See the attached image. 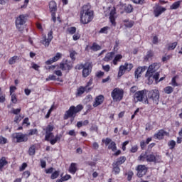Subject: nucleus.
I'll list each match as a JSON object with an SVG mask.
<instances>
[{
    "instance_id": "obj_1",
    "label": "nucleus",
    "mask_w": 182,
    "mask_h": 182,
    "mask_svg": "<svg viewBox=\"0 0 182 182\" xmlns=\"http://www.w3.org/2000/svg\"><path fill=\"white\" fill-rule=\"evenodd\" d=\"M95 18V11L92 10V5L90 3L84 4L80 11V21L83 25H87L90 23Z\"/></svg>"
},
{
    "instance_id": "obj_2",
    "label": "nucleus",
    "mask_w": 182,
    "mask_h": 182,
    "mask_svg": "<svg viewBox=\"0 0 182 182\" xmlns=\"http://www.w3.org/2000/svg\"><path fill=\"white\" fill-rule=\"evenodd\" d=\"M159 105L160 102V91L159 90H146V98L144 100L145 105Z\"/></svg>"
},
{
    "instance_id": "obj_3",
    "label": "nucleus",
    "mask_w": 182,
    "mask_h": 182,
    "mask_svg": "<svg viewBox=\"0 0 182 182\" xmlns=\"http://www.w3.org/2000/svg\"><path fill=\"white\" fill-rule=\"evenodd\" d=\"M156 63L149 65L145 74L146 77H148L149 85H151V83H153V79L157 82L160 77V73H156V70H157V69H156Z\"/></svg>"
},
{
    "instance_id": "obj_4",
    "label": "nucleus",
    "mask_w": 182,
    "mask_h": 182,
    "mask_svg": "<svg viewBox=\"0 0 182 182\" xmlns=\"http://www.w3.org/2000/svg\"><path fill=\"white\" fill-rule=\"evenodd\" d=\"M83 109V105H78L76 107L75 106H71L70 107L69 109L65 112L63 116V119L64 120H68L69 117H73L72 119V122L75 120V116H76L77 113H79V112H81V110Z\"/></svg>"
},
{
    "instance_id": "obj_5",
    "label": "nucleus",
    "mask_w": 182,
    "mask_h": 182,
    "mask_svg": "<svg viewBox=\"0 0 182 182\" xmlns=\"http://www.w3.org/2000/svg\"><path fill=\"white\" fill-rule=\"evenodd\" d=\"M28 21V15L21 14L16 17L15 21L16 28L18 32H23L25 28H26V22Z\"/></svg>"
},
{
    "instance_id": "obj_6",
    "label": "nucleus",
    "mask_w": 182,
    "mask_h": 182,
    "mask_svg": "<svg viewBox=\"0 0 182 182\" xmlns=\"http://www.w3.org/2000/svg\"><path fill=\"white\" fill-rule=\"evenodd\" d=\"M124 95V90L119 87L114 88L111 92V96L115 102H120V100H122Z\"/></svg>"
},
{
    "instance_id": "obj_7",
    "label": "nucleus",
    "mask_w": 182,
    "mask_h": 182,
    "mask_svg": "<svg viewBox=\"0 0 182 182\" xmlns=\"http://www.w3.org/2000/svg\"><path fill=\"white\" fill-rule=\"evenodd\" d=\"M13 141H16V143H23L28 141V134H23L22 132H16L11 134Z\"/></svg>"
},
{
    "instance_id": "obj_8",
    "label": "nucleus",
    "mask_w": 182,
    "mask_h": 182,
    "mask_svg": "<svg viewBox=\"0 0 182 182\" xmlns=\"http://www.w3.org/2000/svg\"><path fill=\"white\" fill-rule=\"evenodd\" d=\"M48 38L46 37V35H43L42 38L41 40V43L43 46H45L46 48L49 47L50 45V43L52 42L53 39V31L50 30L48 34Z\"/></svg>"
},
{
    "instance_id": "obj_9",
    "label": "nucleus",
    "mask_w": 182,
    "mask_h": 182,
    "mask_svg": "<svg viewBox=\"0 0 182 182\" xmlns=\"http://www.w3.org/2000/svg\"><path fill=\"white\" fill-rule=\"evenodd\" d=\"M136 170L137 177L141 178V177L147 174V171L149 170V168H147V166H146V165H138L136 167Z\"/></svg>"
},
{
    "instance_id": "obj_10",
    "label": "nucleus",
    "mask_w": 182,
    "mask_h": 182,
    "mask_svg": "<svg viewBox=\"0 0 182 182\" xmlns=\"http://www.w3.org/2000/svg\"><path fill=\"white\" fill-rule=\"evenodd\" d=\"M92 63H85L82 69V77H87L92 73Z\"/></svg>"
},
{
    "instance_id": "obj_11",
    "label": "nucleus",
    "mask_w": 182,
    "mask_h": 182,
    "mask_svg": "<svg viewBox=\"0 0 182 182\" xmlns=\"http://www.w3.org/2000/svg\"><path fill=\"white\" fill-rule=\"evenodd\" d=\"M144 95H147V90H139L134 95V99L136 100V102H143V99H144Z\"/></svg>"
},
{
    "instance_id": "obj_12",
    "label": "nucleus",
    "mask_w": 182,
    "mask_h": 182,
    "mask_svg": "<svg viewBox=\"0 0 182 182\" xmlns=\"http://www.w3.org/2000/svg\"><path fill=\"white\" fill-rule=\"evenodd\" d=\"M52 132H53V125H48L46 128V141H49L50 139H53V137H54V135L52 133Z\"/></svg>"
},
{
    "instance_id": "obj_13",
    "label": "nucleus",
    "mask_w": 182,
    "mask_h": 182,
    "mask_svg": "<svg viewBox=\"0 0 182 182\" xmlns=\"http://www.w3.org/2000/svg\"><path fill=\"white\" fill-rule=\"evenodd\" d=\"M59 68L63 71L67 70L68 72H69V70L72 69V63L68 60H65L64 62H61L60 63Z\"/></svg>"
},
{
    "instance_id": "obj_14",
    "label": "nucleus",
    "mask_w": 182,
    "mask_h": 182,
    "mask_svg": "<svg viewBox=\"0 0 182 182\" xmlns=\"http://www.w3.org/2000/svg\"><path fill=\"white\" fill-rule=\"evenodd\" d=\"M168 135V133L164 129H159L157 133L154 134V139H156V140H163L164 139V136Z\"/></svg>"
},
{
    "instance_id": "obj_15",
    "label": "nucleus",
    "mask_w": 182,
    "mask_h": 182,
    "mask_svg": "<svg viewBox=\"0 0 182 182\" xmlns=\"http://www.w3.org/2000/svg\"><path fill=\"white\" fill-rule=\"evenodd\" d=\"M104 102H105V95H100L95 97V101L92 103V106L93 107H97V106H100V105H103Z\"/></svg>"
},
{
    "instance_id": "obj_16",
    "label": "nucleus",
    "mask_w": 182,
    "mask_h": 182,
    "mask_svg": "<svg viewBox=\"0 0 182 182\" xmlns=\"http://www.w3.org/2000/svg\"><path fill=\"white\" fill-rule=\"evenodd\" d=\"M167 9L164 7H162L161 6H157L154 9V14L156 16V18H159V15H161L163 12H166Z\"/></svg>"
},
{
    "instance_id": "obj_17",
    "label": "nucleus",
    "mask_w": 182,
    "mask_h": 182,
    "mask_svg": "<svg viewBox=\"0 0 182 182\" xmlns=\"http://www.w3.org/2000/svg\"><path fill=\"white\" fill-rule=\"evenodd\" d=\"M143 72H146V67H138L134 72L135 79H139V77H141Z\"/></svg>"
},
{
    "instance_id": "obj_18",
    "label": "nucleus",
    "mask_w": 182,
    "mask_h": 182,
    "mask_svg": "<svg viewBox=\"0 0 182 182\" xmlns=\"http://www.w3.org/2000/svg\"><path fill=\"white\" fill-rule=\"evenodd\" d=\"M90 90H92V87H89L87 90L85 87L80 86L79 88H77L76 95L77 96H82L83 93H85V92H90Z\"/></svg>"
},
{
    "instance_id": "obj_19",
    "label": "nucleus",
    "mask_w": 182,
    "mask_h": 182,
    "mask_svg": "<svg viewBox=\"0 0 182 182\" xmlns=\"http://www.w3.org/2000/svg\"><path fill=\"white\" fill-rule=\"evenodd\" d=\"M126 160H127V158H126L125 156H122L117 158L113 163L117 166H122V164H124V163H126Z\"/></svg>"
},
{
    "instance_id": "obj_20",
    "label": "nucleus",
    "mask_w": 182,
    "mask_h": 182,
    "mask_svg": "<svg viewBox=\"0 0 182 182\" xmlns=\"http://www.w3.org/2000/svg\"><path fill=\"white\" fill-rule=\"evenodd\" d=\"M68 171L71 174H76V171H77V164L73 162L71 163L68 168Z\"/></svg>"
},
{
    "instance_id": "obj_21",
    "label": "nucleus",
    "mask_w": 182,
    "mask_h": 182,
    "mask_svg": "<svg viewBox=\"0 0 182 182\" xmlns=\"http://www.w3.org/2000/svg\"><path fill=\"white\" fill-rule=\"evenodd\" d=\"M49 9L51 14L56 13V11H58V6L56 4V2L55 1H51L49 3Z\"/></svg>"
},
{
    "instance_id": "obj_22",
    "label": "nucleus",
    "mask_w": 182,
    "mask_h": 182,
    "mask_svg": "<svg viewBox=\"0 0 182 182\" xmlns=\"http://www.w3.org/2000/svg\"><path fill=\"white\" fill-rule=\"evenodd\" d=\"M114 15H116V11L114 10H112L109 14V21L111 22L112 26H116V17H114Z\"/></svg>"
},
{
    "instance_id": "obj_23",
    "label": "nucleus",
    "mask_w": 182,
    "mask_h": 182,
    "mask_svg": "<svg viewBox=\"0 0 182 182\" xmlns=\"http://www.w3.org/2000/svg\"><path fill=\"white\" fill-rule=\"evenodd\" d=\"M120 166L114 164V162L112 163V173L115 176H117V174H120Z\"/></svg>"
},
{
    "instance_id": "obj_24",
    "label": "nucleus",
    "mask_w": 182,
    "mask_h": 182,
    "mask_svg": "<svg viewBox=\"0 0 182 182\" xmlns=\"http://www.w3.org/2000/svg\"><path fill=\"white\" fill-rule=\"evenodd\" d=\"M114 52L112 51L106 54L105 58H103L105 62H110L114 58Z\"/></svg>"
},
{
    "instance_id": "obj_25",
    "label": "nucleus",
    "mask_w": 182,
    "mask_h": 182,
    "mask_svg": "<svg viewBox=\"0 0 182 182\" xmlns=\"http://www.w3.org/2000/svg\"><path fill=\"white\" fill-rule=\"evenodd\" d=\"M90 49L92 50V52H97L102 50V46L97 44V43H93L92 46H90Z\"/></svg>"
},
{
    "instance_id": "obj_26",
    "label": "nucleus",
    "mask_w": 182,
    "mask_h": 182,
    "mask_svg": "<svg viewBox=\"0 0 182 182\" xmlns=\"http://www.w3.org/2000/svg\"><path fill=\"white\" fill-rule=\"evenodd\" d=\"M146 161L149 163H157L156 155H154L153 153L148 154Z\"/></svg>"
},
{
    "instance_id": "obj_27",
    "label": "nucleus",
    "mask_w": 182,
    "mask_h": 182,
    "mask_svg": "<svg viewBox=\"0 0 182 182\" xmlns=\"http://www.w3.org/2000/svg\"><path fill=\"white\" fill-rule=\"evenodd\" d=\"M8 161L6 160V158L5 156L1 157L0 159V171H2V168L5 167V166H7Z\"/></svg>"
},
{
    "instance_id": "obj_28",
    "label": "nucleus",
    "mask_w": 182,
    "mask_h": 182,
    "mask_svg": "<svg viewBox=\"0 0 182 182\" xmlns=\"http://www.w3.org/2000/svg\"><path fill=\"white\" fill-rule=\"evenodd\" d=\"M124 23L125 28H133L134 26V21H129V19H125L123 21Z\"/></svg>"
},
{
    "instance_id": "obj_29",
    "label": "nucleus",
    "mask_w": 182,
    "mask_h": 182,
    "mask_svg": "<svg viewBox=\"0 0 182 182\" xmlns=\"http://www.w3.org/2000/svg\"><path fill=\"white\" fill-rule=\"evenodd\" d=\"M28 154L30 156H35L36 154V144H33L29 147Z\"/></svg>"
},
{
    "instance_id": "obj_30",
    "label": "nucleus",
    "mask_w": 182,
    "mask_h": 182,
    "mask_svg": "<svg viewBox=\"0 0 182 182\" xmlns=\"http://www.w3.org/2000/svg\"><path fill=\"white\" fill-rule=\"evenodd\" d=\"M122 59H123V55H122L121 54H117V55H115V57L114 58V59L112 60L113 65H114L116 66L117 65V63L120 62V60H122Z\"/></svg>"
},
{
    "instance_id": "obj_31",
    "label": "nucleus",
    "mask_w": 182,
    "mask_h": 182,
    "mask_svg": "<svg viewBox=\"0 0 182 182\" xmlns=\"http://www.w3.org/2000/svg\"><path fill=\"white\" fill-rule=\"evenodd\" d=\"M177 79H178V75H175L171 79L170 85H171V86H173V87L180 86V85L177 83Z\"/></svg>"
},
{
    "instance_id": "obj_32",
    "label": "nucleus",
    "mask_w": 182,
    "mask_h": 182,
    "mask_svg": "<svg viewBox=\"0 0 182 182\" xmlns=\"http://www.w3.org/2000/svg\"><path fill=\"white\" fill-rule=\"evenodd\" d=\"M126 65L125 64L124 65H120L118 71V76L121 77L126 73Z\"/></svg>"
},
{
    "instance_id": "obj_33",
    "label": "nucleus",
    "mask_w": 182,
    "mask_h": 182,
    "mask_svg": "<svg viewBox=\"0 0 182 182\" xmlns=\"http://www.w3.org/2000/svg\"><path fill=\"white\" fill-rule=\"evenodd\" d=\"M154 56V52L152 50H149L146 53V55L144 56V60H149V59Z\"/></svg>"
},
{
    "instance_id": "obj_34",
    "label": "nucleus",
    "mask_w": 182,
    "mask_h": 182,
    "mask_svg": "<svg viewBox=\"0 0 182 182\" xmlns=\"http://www.w3.org/2000/svg\"><path fill=\"white\" fill-rule=\"evenodd\" d=\"M181 0H179L178 1L174 2L171 6H170V9L173 10V9H178V8H180V5H181Z\"/></svg>"
},
{
    "instance_id": "obj_35",
    "label": "nucleus",
    "mask_w": 182,
    "mask_h": 182,
    "mask_svg": "<svg viewBox=\"0 0 182 182\" xmlns=\"http://www.w3.org/2000/svg\"><path fill=\"white\" fill-rule=\"evenodd\" d=\"M147 152H143L141 155L138 157V160L139 161H147Z\"/></svg>"
},
{
    "instance_id": "obj_36",
    "label": "nucleus",
    "mask_w": 182,
    "mask_h": 182,
    "mask_svg": "<svg viewBox=\"0 0 182 182\" xmlns=\"http://www.w3.org/2000/svg\"><path fill=\"white\" fill-rule=\"evenodd\" d=\"M177 45H178V43L176 41L169 43L167 47V50H174L176 48H177Z\"/></svg>"
},
{
    "instance_id": "obj_37",
    "label": "nucleus",
    "mask_w": 182,
    "mask_h": 182,
    "mask_svg": "<svg viewBox=\"0 0 182 182\" xmlns=\"http://www.w3.org/2000/svg\"><path fill=\"white\" fill-rule=\"evenodd\" d=\"M109 31H110V27L109 26H104L99 31L98 33H104L105 35H107L109 33Z\"/></svg>"
},
{
    "instance_id": "obj_38",
    "label": "nucleus",
    "mask_w": 182,
    "mask_h": 182,
    "mask_svg": "<svg viewBox=\"0 0 182 182\" xmlns=\"http://www.w3.org/2000/svg\"><path fill=\"white\" fill-rule=\"evenodd\" d=\"M16 60H19V57H18V55H14L9 58V63L10 65H15V63H16Z\"/></svg>"
},
{
    "instance_id": "obj_39",
    "label": "nucleus",
    "mask_w": 182,
    "mask_h": 182,
    "mask_svg": "<svg viewBox=\"0 0 182 182\" xmlns=\"http://www.w3.org/2000/svg\"><path fill=\"white\" fill-rule=\"evenodd\" d=\"M60 141V136L59 135H56L55 137L53 139H49V141L52 146H54V144H56L58 141Z\"/></svg>"
},
{
    "instance_id": "obj_40",
    "label": "nucleus",
    "mask_w": 182,
    "mask_h": 182,
    "mask_svg": "<svg viewBox=\"0 0 182 182\" xmlns=\"http://www.w3.org/2000/svg\"><path fill=\"white\" fill-rule=\"evenodd\" d=\"M108 149L112 150V151H116L117 150V146H116V142L112 141L108 146Z\"/></svg>"
},
{
    "instance_id": "obj_41",
    "label": "nucleus",
    "mask_w": 182,
    "mask_h": 182,
    "mask_svg": "<svg viewBox=\"0 0 182 182\" xmlns=\"http://www.w3.org/2000/svg\"><path fill=\"white\" fill-rule=\"evenodd\" d=\"M164 92L166 95H171L174 92V88L171 86H167L164 88Z\"/></svg>"
},
{
    "instance_id": "obj_42",
    "label": "nucleus",
    "mask_w": 182,
    "mask_h": 182,
    "mask_svg": "<svg viewBox=\"0 0 182 182\" xmlns=\"http://www.w3.org/2000/svg\"><path fill=\"white\" fill-rule=\"evenodd\" d=\"M133 6L132 4H128L124 8V11L127 14H132V12H133Z\"/></svg>"
},
{
    "instance_id": "obj_43",
    "label": "nucleus",
    "mask_w": 182,
    "mask_h": 182,
    "mask_svg": "<svg viewBox=\"0 0 182 182\" xmlns=\"http://www.w3.org/2000/svg\"><path fill=\"white\" fill-rule=\"evenodd\" d=\"M126 176H127V181H132V179L133 178V176H134V173H133V171H128L127 173H126Z\"/></svg>"
},
{
    "instance_id": "obj_44",
    "label": "nucleus",
    "mask_w": 182,
    "mask_h": 182,
    "mask_svg": "<svg viewBox=\"0 0 182 182\" xmlns=\"http://www.w3.org/2000/svg\"><path fill=\"white\" fill-rule=\"evenodd\" d=\"M168 146L170 150H173L176 147V141L171 140L168 142Z\"/></svg>"
},
{
    "instance_id": "obj_45",
    "label": "nucleus",
    "mask_w": 182,
    "mask_h": 182,
    "mask_svg": "<svg viewBox=\"0 0 182 182\" xmlns=\"http://www.w3.org/2000/svg\"><path fill=\"white\" fill-rule=\"evenodd\" d=\"M55 107V105L53 104L50 108L48 109L46 115L45 116L46 119H49V117H50V114L52 113V112H53V109Z\"/></svg>"
},
{
    "instance_id": "obj_46",
    "label": "nucleus",
    "mask_w": 182,
    "mask_h": 182,
    "mask_svg": "<svg viewBox=\"0 0 182 182\" xmlns=\"http://www.w3.org/2000/svg\"><path fill=\"white\" fill-rule=\"evenodd\" d=\"M59 177V171H55L50 176L51 180H56Z\"/></svg>"
},
{
    "instance_id": "obj_47",
    "label": "nucleus",
    "mask_w": 182,
    "mask_h": 182,
    "mask_svg": "<svg viewBox=\"0 0 182 182\" xmlns=\"http://www.w3.org/2000/svg\"><path fill=\"white\" fill-rule=\"evenodd\" d=\"M133 4L136 5H144L146 4V0H131Z\"/></svg>"
},
{
    "instance_id": "obj_48",
    "label": "nucleus",
    "mask_w": 182,
    "mask_h": 182,
    "mask_svg": "<svg viewBox=\"0 0 182 182\" xmlns=\"http://www.w3.org/2000/svg\"><path fill=\"white\" fill-rule=\"evenodd\" d=\"M67 31L70 33V35H75V33H76V27H70L67 29Z\"/></svg>"
},
{
    "instance_id": "obj_49",
    "label": "nucleus",
    "mask_w": 182,
    "mask_h": 182,
    "mask_svg": "<svg viewBox=\"0 0 182 182\" xmlns=\"http://www.w3.org/2000/svg\"><path fill=\"white\" fill-rule=\"evenodd\" d=\"M62 58V53H57L54 57L52 58L54 62H58L59 59Z\"/></svg>"
},
{
    "instance_id": "obj_50",
    "label": "nucleus",
    "mask_w": 182,
    "mask_h": 182,
    "mask_svg": "<svg viewBox=\"0 0 182 182\" xmlns=\"http://www.w3.org/2000/svg\"><path fill=\"white\" fill-rule=\"evenodd\" d=\"M124 65L126 67L127 72H130V70H132V69H133L134 68L133 64L132 63H125Z\"/></svg>"
},
{
    "instance_id": "obj_51",
    "label": "nucleus",
    "mask_w": 182,
    "mask_h": 182,
    "mask_svg": "<svg viewBox=\"0 0 182 182\" xmlns=\"http://www.w3.org/2000/svg\"><path fill=\"white\" fill-rule=\"evenodd\" d=\"M26 126V127H29V126H31V122H29V118L28 117H26L22 122V126L25 125Z\"/></svg>"
},
{
    "instance_id": "obj_52",
    "label": "nucleus",
    "mask_w": 182,
    "mask_h": 182,
    "mask_svg": "<svg viewBox=\"0 0 182 182\" xmlns=\"http://www.w3.org/2000/svg\"><path fill=\"white\" fill-rule=\"evenodd\" d=\"M22 176L23 178H29V177H31V171H26L23 173Z\"/></svg>"
},
{
    "instance_id": "obj_53",
    "label": "nucleus",
    "mask_w": 182,
    "mask_h": 182,
    "mask_svg": "<svg viewBox=\"0 0 182 182\" xmlns=\"http://www.w3.org/2000/svg\"><path fill=\"white\" fill-rule=\"evenodd\" d=\"M8 139L3 136H0V144H6Z\"/></svg>"
},
{
    "instance_id": "obj_54",
    "label": "nucleus",
    "mask_w": 182,
    "mask_h": 182,
    "mask_svg": "<svg viewBox=\"0 0 182 182\" xmlns=\"http://www.w3.org/2000/svg\"><path fill=\"white\" fill-rule=\"evenodd\" d=\"M21 120L22 117H21V115H16L14 118V122H16V124H19Z\"/></svg>"
},
{
    "instance_id": "obj_55",
    "label": "nucleus",
    "mask_w": 182,
    "mask_h": 182,
    "mask_svg": "<svg viewBox=\"0 0 182 182\" xmlns=\"http://www.w3.org/2000/svg\"><path fill=\"white\" fill-rule=\"evenodd\" d=\"M33 134H38L37 129H32L29 130L28 136H33Z\"/></svg>"
},
{
    "instance_id": "obj_56",
    "label": "nucleus",
    "mask_w": 182,
    "mask_h": 182,
    "mask_svg": "<svg viewBox=\"0 0 182 182\" xmlns=\"http://www.w3.org/2000/svg\"><path fill=\"white\" fill-rule=\"evenodd\" d=\"M73 41H79L80 39V33H75L73 36Z\"/></svg>"
},
{
    "instance_id": "obj_57",
    "label": "nucleus",
    "mask_w": 182,
    "mask_h": 182,
    "mask_svg": "<svg viewBox=\"0 0 182 182\" xmlns=\"http://www.w3.org/2000/svg\"><path fill=\"white\" fill-rule=\"evenodd\" d=\"M102 143H105V146H109L112 143V139L110 138H106L105 139H102Z\"/></svg>"
},
{
    "instance_id": "obj_58",
    "label": "nucleus",
    "mask_w": 182,
    "mask_h": 182,
    "mask_svg": "<svg viewBox=\"0 0 182 182\" xmlns=\"http://www.w3.org/2000/svg\"><path fill=\"white\" fill-rule=\"evenodd\" d=\"M49 80H56V76L53 75H48V77L46 79V82H49Z\"/></svg>"
},
{
    "instance_id": "obj_59",
    "label": "nucleus",
    "mask_w": 182,
    "mask_h": 182,
    "mask_svg": "<svg viewBox=\"0 0 182 182\" xmlns=\"http://www.w3.org/2000/svg\"><path fill=\"white\" fill-rule=\"evenodd\" d=\"M61 178L63 181H68V180H70V178H72V176L66 174L65 176H62Z\"/></svg>"
},
{
    "instance_id": "obj_60",
    "label": "nucleus",
    "mask_w": 182,
    "mask_h": 182,
    "mask_svg": "<svg viewBox=\"0 0 182 182\" xmlns=\"http://www.w3.org/2000/svg\"><path fill=\"white\" fill-rule=\"evenodd\" d=\"M137 150H139V146L137 145H134L131 148L130 151L131 153H137Z\"/></svg>"
},
{
    "instance_id": "obj_61",
    "label": "nucleus",
    "mask_w": 182,
    "mask_h": 182,
    "mask_svg": "<svg viewBox=\"0 0 182 182\" xmlns=\"http://www.w3.org/2000/svg\"><path fill=\"white\" fill-rule=\"evenodd\" d=\"M11 113H13V114H19V113H21V108H13L11 110Z\"/></svg>"
},
{
    "instance_id": "obj_62",
    "label": "nucleus",
    "mask_w": 182,
    "mask_h": 182,
    "mask_svg": "<svg viewBox=\"0 0 182 182\" xmlns=\"http://www.w3.org/2000/svg\"><path fill=\"white\" fill-rule=\"evenodd\" d=\"M11 102L14 105H16V103L18 102V99L16 98V95L15 94L11 95Z\"/></svg>"
},
{
    "instance_id": "obj_63",
    "label": "nucleus",
    "mask_w": 182,
    "mask_h": 182,
    "mask_svg": "<svg viewBox=\"0 0 182 182\" xmlns=\"http://www.w3.org/2000/svg\"><path fill=\"white\" fill-rule=\"evenodd\" d=\"M76 55V51L73 50L70 53V58L72 59V60H75L76 58L75 57Z\"/></svg>"
},
{
    "instance_id": "obj_64",
    "label": "nucleus",
    "mask_w": 182,
    "mask_h": 182,
    "mask_svg": "<svg viewBox=\"0 0 182 182\" xmlns=\"http://www.w3.org/2000/svg\"><path fill=\"white\" fill-rule=\"evenodd\" d=\"M26 167H28V164L23 163L21 166H20V168H19V171H23V170H25V168H26Z\"/></svg>"
}]
</instances>
